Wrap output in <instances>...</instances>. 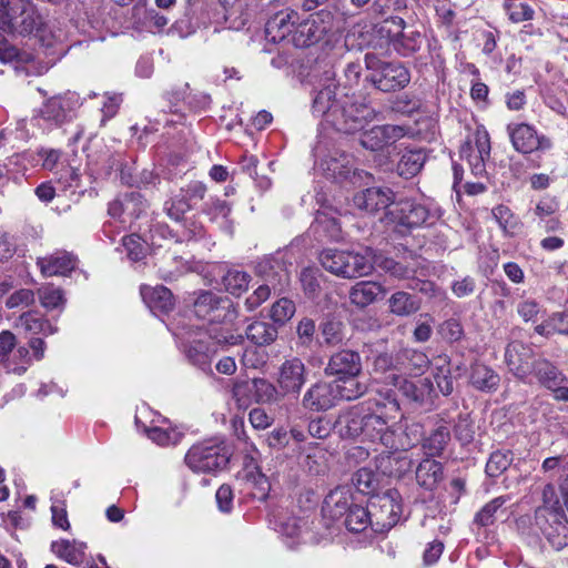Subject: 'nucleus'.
<instances>
[{
	"mask_svg": "<svg viewBox=\"0 0 568 568\" xmlns=\"http://www.w3.org/2000/svg\"><path fill=\"white\" fill-rule=\"evenodd\" d=\"M36 36L43 47L53 48L57 43L62 41L63 32L60 29L55 30L50 22L42 20L41 26H39L36 31Z\"/></svg>",
	"mask_w": 568,
	"mask_h": 568,
	"instance_id": "57",
	"label": "nucleus"
},
{
	"mask_svg": "<svg viewBox=\"0 0 568 568\" xmlns=\"http://www.w3.org/2000/svg\"><path fill=\"white\" fill-rule=\"evenodd\" d=\"M433 375L439 392L444 396L450 395L454 390V383L448 365L436 367Z\"/></svg>",
	"mask_w": 568,
	"mask_h": 568,
	"instance_id": "64",
	"label": "nucleus"
},
{
	"mask_svg": "<svg viewBox=\"0 0 568 568\" xmlns=\"http://www.w3.org/2000/svg\"><path fill=\"white\" fill-rule=\"evenodd\" d=\"M320 165L327 178L341 181L353 171V158L343 151L334 150L321 160Z\"/></svg>",
	"mask_w": 568,
	"mask_h": 568,
	"instance_id": "28",
	"label": "nucleus"
},
{
	"mask_svg": "<svg viewBox=\"0 0 568 568\" xmlns=\"http://www.w3.org/2000/svg\"><path fill=\"white\" fill-rule=\"evenodd\" d=\"M334 387L337 388L336 397L337 400H354L363 396L367 390L368 386L356 379V377H338L334 381Z\"/></svg>",
	"mask_w": 568,
	"mask_h": 568,
	"instance_id": "41",
	"label": "nucleus"
},
{
	"mask_svg": "<svg viewBox=\"0 0 568 568\" xmlns=\"http://www.w3.org/2000/svg\"><path fill=\"white\" fill-rule=\"evenodd\" d=\"M374 396L343 412L336 427L341 437L371 442L389 452L407 450L414 440L396 419L400 407L395 389L373 384Z\"/></svg>",
	"mask_w": 568,
	"mask_h": 568,
	"instance_id": "1",
	"label": "nucleus"
},
{
	"mask_svg": "<svg viewBox=\"0 0 568 568\" xmlns=\"http://www.w3.org/2000/svg\"><path fill=\"white\" fill-rule=\"evenodd\" d=\"M246 337L257 346L272 344L277 338V328L274 324L256 321L246 327Z\"/></svg>",
	"mask_w": 568,
	"mask_h": 568,
	"instance_id": "38",
	"label": "nucleus"
},
{
	"mask_svg": "<svg viewBox=\"0 0 568 568\" xmlns=\"http://www.w3.org/2000/svg\"><path fill=\"white\" fill-rule=\"evenodd\" d=\"M352 490L348 486H339L325 497L322 513L324 518L338 520L345 517L353 506Z\"/></svg>",
	"mask_w": 568,
	"mask_h": 568,
	"instance_id": "25",
	"label": "nucleus"
},
{
	"mask_svg": "<svg viewBox=\"0 0 568 568\" xmlns=\"http://www.w3.org/2000/svg\"><path fill=\"white\" fill-rule=\"evenodd\" d=\"M79 106V97L74 93H68L47 100L39 114L43 121L60 126L75 118Z\"/></svg>",
	"mask_w": 568,
	"mask_h": 568,
	"instance_id": "13",
	"label": "nucleus"
},
{
	"mask_svg": "<svg viewBox=\"0 0 568 568\" xmlns=\"http://www.w3.org/2000/svg\"><path fill=\"white\" fill-rule=\"evenodd\" d=\"M366 67L372 70L371 82L383 92L397 91L410 81V73L399 62H383L373 53L365 55Z\"/></svg>",
	"mask_w": 568,
	"mask_h": 568,
	"instance_id": "7",
	"label": "nucleus"
},
{
	"mask_svg": "<svg viewBox=\"0 0 568 568\" xmlns=\"http://www.w3.org/2000/svg\"><path fill=\"white\" fill-rule=\"evenodd\" d=\"M298 21V13L292 9L281 10L271 17L265 26L266 37L272 42L291 41L295 24Z\"/></svg>",
	"mask_w": 568,
	"mask_h": 568,
	"instance_id": "23",
	"label": "nucleus"
},
{
	"mask_svg": "<svg viewBox=\"0 0 568 568\" xmlns=\"http://www.w3.org/2000/svg\"><path fill=\"white\" fill-rule=\"evenodd\" d=\"M438 333L448 343L459 342L464 337V328L459 320L449 318L438 327Z\"/></svg>",
	"mask_w": 568,
	"mask_h": 568,
	"instance_id": "60",
	"label": "nucleus"
},
{
	"mask_svg": "<svg viewBox=\"0 0 568 568\" xmlns=\"http://www.w3.org/2000/svg\"><path fill=\"white\" fill-rule=\"evenodd\" d=\"M307 379L305 364L298 357L285 359L276 373V383L282 395L297 397Z\"/></svg>",
	"mask_w": 568,
	"mask_h": 568,
	"instance_id": "14",
	"label": "nucleus"
},
{
	"mask_svg": "<svg viewBox=\"0 0 568 568\" xmlns=\"http://www.w3.org/2000/svg\"><path fill=\"white\" fill-rule=\"evenodd\" d=\"M16 326L32 335L41 334L48 336L57 332V327L34 311H29L20 315Z\"/></svg>",
	"mask_w": 568,
	"mask_h": 568,
	"instance_id": "34",
	"label": "nucleus"
},
{
	"mask_svg": "<svg viewBox=\"0 0 568 568\" xmlns=\"http://www.w3.org/2000/svg\"><path fill=\"white\" fill-rule=\"evenodd\" d=\"M382 294H384V290L381 284L372 281H363L352 287L349 298L356 306L365 307L374 303Z\"/></svg>",
	"mask_w": 568,
	"mask_h": 568,
	"instance_id": "36",
	"label": "nucleus"
},
{
	"mask_svg": "<svg viewBox=\"0 0 568 568\" xmlns=\"http://www.w3.org/2000/svg\"><path fill=\"white\" fill-rule=\"evenodd\" d=\"M55 175L57 182L63 190L77 189L80 186L81 174L78 169L71 165L62 166L58 172H55Z\"/></svg>",
	"mask_w": 568,
	"mask_h": 568,
	"instance_id": "61",
	"label": "nucleus"
},
{
	"mask_svg": "<svg viewBox=\"0 0 568 568\" xmlns=\"http://www.w3.org/2000/svg\"><path fill=\"white\" fill-rule=\"evenodd\" d=\"M209 334L213 343L209 344L202 338L194 339L185 352L189 361L202 371L211 368V357L216 352V345H236L242 338L216 327H212Z\"/></svg>",
	"mask_w": 568,
	"mask_h": 568,
	"instance_id": "10",
	"label": "nucleus"
},
{
	"mask_svg": "<svg viewBox=\"0 0 568 568\" xmlns=\"http://www.w3.org/2000/svg\"><path fill=\"white\" fill-rule=\"evenodd\" d=\"M389 310L397 316H409L420 308V301L416 295L407 292H396L389 300Z\"/></svg>",
	"mask_w": 568,
	"mask_h": 568,
	"instance_id": "39",
	"label": "nucleus"
},
{
	"mask_svg": "<svg viewBox=\"0 0 568 568\" xmlns=\"http://www.w3.org/2000/svg\"><path fill=\"white\" fill-rule=\"evenodd\" d=\"M505 358L510 372L520 381L527 382L535 361L532 348L529 345L513 342L506 348Z\"/></svg>",
	"mask_w": 568,
	"mask_h": 568,
	"instance_id": "20",
	"label": "nucleus"
},
{
	"mask_svg": "<svg viewBox=\"0 0 568 568\" xmlns=\"http://www.w3.org/2000/svg\"><path fill=\"white\" fill-rule=\"evenodd\" d=\"M307 529V520L298 517H287L280 523V532L288 538H303Z\"/></svg>",
	"mask_w": 568,
	"mask_h": 568,
	"instance_id": "55",
	"label": "nucleus"
},
{
	"mask_svg": "<svg viewBox=\"0 0 568 568\" xmlns=\"http://www.w3.org/2000/svg\"><path fill=\"white\" fill-rule=\"evenodd\" d=\"M316 227L322 229L326 236L332 241H338L342 237V229L335 217H329L325 213H318L315 219Z\"/></svg>",
	"mask_w": 568,
	"mask_h": 568,
	"instance_id": "59",
	"label": "nucleus"
},
{
	"mask_svg": "<svg viewBox=\"0 0 568 568\" xmlns=\"http://www.w3.org/2000/svg\"><path fill=\"white\" fill-rule=\"evenodd\" d=\"M393 48L403 57H408L419 50L422 36L417 31L403 32L392 40Z\"/></svg>",
	"mask_w": 568,
	"mask_h": 568,
	"instance_id": "46",
	"label": "nucleus"
},
{
	"mask_svg": "<svg viewBox=\"0 0 568 568\" xmlns=\"http://www.w3.org/2000/svg\"><path fill=\"white\" fill-rule=\"evenodd\" d=\"M326 374L338 377H357L362 372V361L357 352L342 349L329 358Z\"/></svg>",
	"mask_w": 568,
	"mask_h": 568,
	"instance_id": "24",
	"label": "nucleus"
},
{
	"mask_svg": "<svg viewBox=\"0 0 568 568\" xmlns=\"http://www.w3.org/2000/svg\"><path fill=\"white\" fill-rule=\"evenodd\" d=\"M229 298L219 297L212 292H202L194 302V313L199 318L215 323L232 317Z\"/></svg>",
	"mask_w": 568,
	"mask_h": 568,
	"instance_id": "16",
	"label": "nucleus"
},
{
	"mask_svg": "<svg viewBox=\"0 0 568 568\" xmlns=\"http://www.w3.org/2000/svg\"><path fill=\"white\" fill-rule=\"evenodd\" d=\"M254 398L256 403L274 404L285 396L282 395L280 387L265 378H253Z\"/></svg>",
	"mask_w": 568,
	"mask_h": 568,
	"instance_id": "42",
	"label": "nucleus"
},
{
	"mask_svg": "<svg viewBox=\"0 0 568 568\" xmlns=\"http://www.w3.org/2000/svg\"><path fill=\"white\" fill-rule=\"evenodd\" d=\"M507 501V498L499 496L487 503L476 515L475 521L480 526H489L495 520L496 511Z\"/></svg>",
	"mask_w": 568,
	"mask_h": 568,
	"instance_id": "58",
	"label": "nucleus"
},
{
	"mask_svg": "<svg viewBox=\"0 0 568 568\" xmlns=\"http://www.w3.org/2000/svg\"><path fill=\"white\" fill-rule=\"evenodd\" d=\"M443 479L442 464L435 459L426 458L416 468V480L425 489H434Z\"/></svg>",
	"mask_w": 568,
	"mask_h": 568,
	"instance_id": "35",
	"label": "nucleus"
},
{
	"mask_svg": "<svg viewBox=\"0 0 568 568\" xmlns=\"http://www.w3.org/2000/svg\"><path fill=\"white\" fill-rule=\"evenodd\" d=\"M439 219L437 210L414 200L395 201V204L385 213L383 221L392 225L399 234H407L413 229L433 225Z\"/></svg>",
	"mask_w": 568,
	"mask_h": 568,
	"instance_id": "6",
	"label": "nucleus"
},
{
	"mask_svg": "<svg viewBox=\"0 0 568 568\" xmlns=\"http://www.w3.org/2000/svg\"><path fill=\"white\" fill-rule=\"evenodd\" d=\"M427 160L426 151L422 148H406L400 152L396 172L404 179L416 176Z\"/></svg>",
	"mask_w": 568,
	"mask_h": 568,
	"instance_id": "29",
	"label": "nucleus"
},
{
	"mask_svg": "<svg viewBox=\"0 0 568 568\" xmlns=\"http://www.w3.org/2000/svg\"><path fill=\"white\" fill-rule=\"evenodd\" d=\"M500 229L508 235H514L519 229V221L506 205H497L491 211Z\"/></svg>",
	"mask_w": 568,
	"mask_h": 568,
	"instance_id": "48",
	"label": "nucleus"
},
{
	"mask_svg": "<svg viewBox=\"0 0 568 568\" xmlns=\"http://www.w3.org/2000/svg\"><path fill=\"white\" fill-rule=\"evenodd\" d=\"M450 440V432L446 426H438L423 442V448L428 456H439Z\"/></svg>",
	"mask_w": 568,
	"mask_h": 568,
	"instance_id": "43",
	"label": "nucleus"
},
{
	"mask_svg": "<svg viewBox=\"0 0 568 568\" xmlns=\"http://www.w3.org/2000/svg\"><path fill=\"white\" fill-rule=\"evenodd\" d=\"M490 154V139L486 130L477 129L460 146L459 155L465 160L475 176L486 173L485 160Z\"/></svg>",
	"mask_w": 568,
	"mask_h": 568,
	"instance_id": "11",
	"label": "nucleus"
},
{
	"mask_svg": "<svg viewBox=\"0 0 568 568\" xmlns=\"http://www.w3.org/2000/svg\"><path fill=\"white\" fill-rule=\"evenodd\" d=\"M357 490L363 494H369L375 489L376 479L374 473L368 468L358 469L353 478Z\"/></svg>",
	"mask_w": 568,
	"mask_h": 568,
	"instance_id": "63",
	"label": "nucleus"
},
{
	"mask_svg": "<svg viewBox=\"0 0 568 568\" xmlns=\"http://www.w3.org/2000/svg\"><path fill=\"white\" fill-rule=\"evenodd\" d=\"M327 83L320 90L314 91L312 100V112L316 116L324 119L326 123L331 120V114L336 111L337 103H339V87L334 79L327 77Z\"/></svg>",
	"mask_w": 568,
	"mask_h": 568,
	"instance_id": "21",
	"label": "nucleus"
},
{
	"mask_svg": "<svg viewBox=\"0 0 568 568\" xmlns=\"http://www.w3.org/2000/svg\"><path fill=\"white\" fill-rule=\"evenodd\" d=\"M344 525L351 532L365 531L369 526L374 528L371 511L361 505L354 504L344 519Z\"/></svg>",
	"mask_w": 568,
	"mask_h": 568,
	"instance_id": "40",
	"label": "nucleus"
},
{
	"mask_svg": "<svg viewBox=\"0 0 568 568\" xmlns=\"http://www.w3.org/2000/svg\"><path fill=\"white\" fill-rule=\"evenodd\" d=\"M327 32L320 14H312L306 20L295 24L291 42L296 48H306L317 43Z\"/></svg>",
	"mask_w": 568,
	"mask_h": 568,
	"instance_id": "22",
	"label": "nucleus"
},
{
	"mask_svg": "<svg viewBox=\"0 0 568 568\" xmlns=\"http://www.w3.org/2000/svg\"><path fill=\"white\" fill-rule=\"evenodd\" d=\"M253 379L234 382L231 393L232 398L236 402L240 408H246L255 402Z\"/></svg>",
	"mask_w": 568,
	"mask_h": 568,
	"instance_id": "49",
	"label": "nucleus"
},
{
	"mask_svg": "<svg viewBox=\"0 0 568 568\" xmlns=\"http://www.w3.org/2000/svg\"><path fill=\"white\" fill-rule=\"evenodd\" d=\"M369 511L374 521V531L389 530L402 516L400 494L396 489H389L382 495L374 496L369 501Z\"/></svg>",
	"mask_w": 568,
	"mask_h": 568,
	"instance_id": "9",
	"label": "nucleus"
},
{
	"mask_svg": "<svg viewBox=\"0 0 568 568\" xmlns=\"http://www.w3.org/2000/svg\"><path fill=\"white\" fill-rule=\"evenodd\" d=\"M409 134V128L405 125H375L361 135V145L371 151H383Z\"/></svg>",
	"mask_w": 568,
	"mask_h": 568,
	"instance_id": "15",
	"label": "nucleus"
},
{
	"mask_svg": "<svg viewBox=\"0 0 568 568\" xmlns=\"http://www.w3.org/2000/svg\"><path fill=\"white\" fill-rule=\"evenodd\" d=\"M163 209L171 220L180 222L183 220L185 213L193 209V204L190 203L186 195L179 190L178 193L173 194L164 202Z\"/></svg>",
	"mask_w": 568,
	"mask_h": 568,
	"instance_id": "44",
	"label": "nucleus"
},
{
	"mask_svg": "<svg viewBox=\"0 0 568 568\" xmlns=\"http://www.w3.org/2000/svg\"><path fill=\"white\" fill-rule=\"evenodd\" d=\"M337 388L333 382H317L306 389L302 406L311 412H325L337 405Z\"/></svg>",
	"mask_w": 568,
	"mask_h": 568,
	"instance_id": "17",
	"label": "nucleus"
},
{
	"mask_svg": "<svg viewBox=\"0 0 568 568\" xmlns=\"http://www.w3.org/2000/svg\"><path fill=\"white\" fill-rule=\"evenodd\" d=\"M354 205L369 214L386 212L395 204V193L389 187H368L355 194Z\"/></svg>",
	"mask_w": 568,
	"mask_h": 568,
	"instance_id": "18",
	"label": "nucleus"
},
{
	"mask_svg": "<svg viewBox=\"0 0 568 568\" xmlns=\"http://www.w3.org/2000/svg\"><path fill=\"white\" fill-rule=\"evenodd\" d=\"M504 9L508 14L509 20L514 23H520L534 19L535 11L528 3L505 1Z\"/></svg>",
	"mask_w": 568,
	"mask_h": 568,
	"instance_id": "54",
	"label": "nucleus"
},
{
	"mask_svg": "<svg viewBox=\"0 0 568 568\" xmlns=\"http://www.w3.org/2000/svg\"><path fill=\"white\" fill-rule=\"evenodd\" d=\"M231 204L219 197H210L202 209V212L207 215L211 221H217L220 219L226 220L231 214Z\"/></svg>",
	"mask_w": 568,
	"mask_h": 568,
	"instance_id": "52",
	"label": "nucleus"
},
{
	"mask_svg": "<svg viewBox=\"0 0 568 568\" xmlns=\"http://www.w3.org/2000/svg\"><path fill=\"white\" fill-rule=\"evenodd\" d=\"M295 313L293 301L282 297L271 307V318L278 324H285Z\"/></svg>",
	"mask_w": 568,
	"mask_h": 568,
	"instance_id": "56",
	"label": "nucleus"
},
{
	"mask_svg": "<svg viewBox=\"0 0 568 568\" xmlns=\"http://www.w3.org/2000/svg\"><path fill=\"white\" fill-rule=\"evenodd\" d=\"M41 305L47 310H53L64 304L63 291L54 285L48 284L38 290Z\"/></svg>",
	"mask_w": 568,
	"mask_h": 568,
	"instance_id": "51",
	"label": "nucleus"
},
{
	"mask_svg": "<svg viewBox=\"0 0 568 568\" xmlns=\"http://www.w3.org/2000/svg\"><path fill=\"white\" fill-rule=\"evenodd\" d=\"M141 296L152 312L168 313L174 306L172 292L163 286H141Z\"/></svg>",
	"mask_w": 568,
	"mask_h": 568,
	"instance_id": "30",
	"label": "nucleus"
},
{
	"mask_svg": "<svg viewBox=\"0 0 568 568\" xmlns=\"http://www.w3.org/2000/svg\"><path fill=\"white\" fill-rule=\"evenodd\" d=\"M430 365L428 356L416 349L405 348L396 354V371L412 376L423 375Z\"/></svg>",
	"mask_w": 568,
	"mask_h": 568,
	"instance_id": "27",
	"label": "nucleus"
},
{
	"mask_svg": "<svg viewBox=\"0 0 568 568\" xmlns=\"http://www.w3.org/2000/svg\"><path fill=\"white\" fill-rule=\"evenodd\" d=\"M470 384L480 392H495L500 383L499 375L485 364H475L470 372Z\"/></svg>",
	"mask_w": 568,
	"mask_h": 568,
	"instance_id": "33",
	"label": "nucleus"
},
{
	"mask_svg": "<svg viewBox=\"0 0 568 568\" xmlns=\"http://www.w3.org/2000/svg\"><path fill=\"white\" fill-rule=\"evenodd\" d=\"M377 112L364 102V99L354 94L343 93L339 103L328 122L336 131L352 134L364 129L375 120Z\"/></svg>",
	"mask_w": 568,
	"mask_h": 568,
	"instance_id": "5",
	"label": "nucleus"
},
{
	"mask_svg": "<svg viewBox=\"0 0 568 568\" xmlns=\"http://www.w3.org/2000/svg\"><path fill=\"white\" fill-rule=\"evenodd\" d=\"M146 436L159 446L176 445L181 442L183 433L175 427H146L143 428Z\"/></svg>",
	"mask_w": 568,
	"mask_h": 568,
	"instance_id": "45",
	"label": "nucleus"
},
{
	"mask_svg": "<svg viewBox=\"0 0 568 568\" xmlns=\"http://www.w3.org/2000/svg\"><path fill=\"white\" fill-rule=\"evenodd\" d=\"M513 454L510 452L496 450L490 454L486 464V474L489 477H497L510 466Z\"/></svg>",
	"mask_w": 568,
	"mask_h": 568,
	"instance_id": "50",
	"label": "nucleus"
},
{
	"mask_svg": "<svg viewBox=\"0 0 568 568\" xmlns=\"http://www.w3.org/2000/svg\"><path fill=\"white\" fill-rule=\"evenodd\" d=\"M12 10H20L22 14L21 29H19V36H28L37 31L38 27L41 26L42 16L37 10L36 6L29 0H20L16 2Z\"/></svg>",
	"mask_w": 568,
	"mask_h": 568,
	"instance_id": "37",
	"label": "nucleus"
},
{
	"mask_svg": "<svg viewBox=\"0 0 568 568\" xmlns=\"http://www.w3.org/2000/svg\"><path fill=\"white\" fill-rule=\"evenodd\" d=\"M321 273L317 268L306 267L302 270L300 281L304 292L314 296L320 290Z\"/></svg>",
	"mask_w": 568,
	"mask_h": 568,
	"instance_id": "62",
	"label": "nucleus"
},
{
	"mask_svg": "<svg viewBox=\"0 0 568 568\" xmlns=\"http://www.w3.org/2000/svg\"><path fill=\"white\" fill-rule=\"evenodd\" d=\"M77 257L67 251H57L51 255L38 257L37 265L44 276H65L77 266Z\"/></svg>",
	"mask_w": 568,
	"mask_h": 568,
	"instance_id": "26",
	"label": "nucleus"
},
{
	"mask_svg": "<svg viewBox=\"0 0 568 568\" xmlns=\"http://www.w3.org/2000/svg\"><path fill=\"white\" fill-rule=\"evenodd\" d=\"M251 276L240 270H229L222 278L224 288L233 295H240L248 287Z\"/></svg>",
	"mask_w": 568,
	"mask_h": 568,
	"instance_id": "47",
	"label": "nucleus"
},
{
	"mask_svg": "<svg viewBox=\"0 0 568 568\" xmlns=\"http://www.w3.org/2000/svg\"><path fill=\"white\" fill-rule=\"evenodd\" d=\"M541 497L542 504L535 510V525L549 545L554 549L560 550L567 544V517L552 484L545 485Z\"/></svg>",
	"mask_w": 568,
	"mask_h": 568,
	"instance_id": "2",
	"label": "nucleus"
},
{
	"mask_svg": "<svg viewBox=\"0 0 568 568\" xmlns=\"http://www.w3.org/2000/svg\"><path fill=\"white\" fill-rule=\"evenodd\" d=\"M507 132L517 152L530 154L535 151H547L552 148L551 140L546 135H539L530 124L511 123L507 125Z\"/></svg>",
	"mask_w": 568,
	"mask_h": 568,
	"instance_id": "12",
	"label": "nucleus"
},
{
	"mask_svg": "<svg viewBox=\"0 0 568 568\" xmlns=\"http://www.w3.org/2000/svg\"><path fill=\"white\" fill-rule=\"evenodd\" d=\"M321 265L329 273L344 278H355L371 274L377 263L372 248L363 253L336 248H325L318 256Z\"/></svg>",
	"mask_w": 568,
	"mask_h": 568,
	"instance_id": "3",
	"label": "nucleus"
},
{
	"mask_svg": "<svg viewBox=\"0 0 568 568\" xmlns=\"http://www.w3.org/2000/svg\"><path fill=\"white\" fill-rule=\"evenodd\" d=\"M87 545L78 540L60 539L52 541L51 550L68 564L79 565L83 561Z\"/></svg>",
	"mask_w": 568,
	"mask_h": 568,
	"instance_id": "32",
	"label": "nucleus"
},
{
	"mask_svg": "<svg viewBox=\"0 0 568 568\" xmlns=\"http://www.w3.org/2000/svg\"><path fill=\"white\" fill-rule=\"evenodd\" d=\"M230 460L225 446L212 442L193 445L185 455V463L195 473L223 469Z\"/></svg>",
	"mask_w": 568,
	"mask_h": 568,
	"instance_id": "8",
	"label": "nucleus"
},
{
	"mask_svg": "<svg viewBox=\"0 0 568 568\" xmlns=\"http://www.w3.org/2000/svg\"><path fill=\"white\" fill-rule=\"evenodd\" d=\"M122 246L126 256L132 262L142 261L146 256L145 242L136 234H131L122 239Z\"/></svg>",
	"mask_w": 568,
	"mask_h": 568,
	"instance_id": "53",
	"label": "nucleus"
},
{
	"mask_svg": "<svg viewBox=\"0 0 568 568\" xmlns=\"http://www.w3.org/2000/svg\"><path fill=\"white\" fill-rule=\"evenodd\" d=\"M531 374L537 378L538 383L550 392L567 381L566 375L550 361L546 358H537L532 362Z\"/></svg>",
	"mask_w": 568,
	"mask_h": 568,
	"instance_id": "31",
	"label": "nucleus"
},
{
	"mask_svg": "<svg viewBox=\"0 0 568 568\" xmlns=\"http://www.w3.org/2000/svg\"><path fill=\"white\" fill-rule=\"evenodd\" d=\"M385 384L397 388L407 399L423 404L432 399L434 386L429 378H424L417 383L410 382L403 376L390 373L385 377Z\"/></svg>",
	"mask_w": 568,
	"mask_h": 568,
	"instance_id": "19",
	"label": "nucleus"
},
{
	"mask_svg": "<svg viewBox=\"0 0 568 568\" xmlns=\"http://www.w3.org/2000/svg\"><path fill=\"white\" fill-rule=\"evenodd\" d=\"M256 274L263 280L245 301L248 311H254L270 296L271 292L282 293L291 282L290 271L281 257H264L256 265Z\"/></svg>",
	"mask_w": 568,
	"mask_h": 568,
	"instance_id": "4",
	"label": "nucleus"
}]
</instances>
